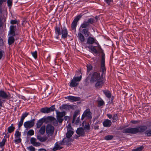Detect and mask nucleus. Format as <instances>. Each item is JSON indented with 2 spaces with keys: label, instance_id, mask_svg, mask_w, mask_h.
Masks as SVG:
<instances>
[{
  "label": "nucleus",
  "instance_id": "1",
  "mask_svg": "<svg viewBox=\"0 0 151 151\" xmlns=\"http://www.w3.org/2000/svg\"><path fill=\"white\" fill-rule=\"evenodd\" d=\"M94 42V43L97 45L98 50L96 49L95 46L91 45L89 47V48L91 50V52L94 55H95V54L97 55L99 53H101V71L102 72V74H103L105 72H106V70L105 65V54L104 50L102 49L100 45L96 38Z\"/></svg>",
  "mask_w": 151,
  "mask_h": 151
},
{
  "label": "nucleus",
  "instance_id": "2",
  "mask_svg": "<svg viewBox=\"0 0 151 151\" xmlns=\"http://www.w3.org/2000/svg\"><path fill=\"white\" fill-rule=\"evenodd\" d=\"M76 133L77 135L76 134L75 136L74 135L73 137L72 136L74 133H66V137L63 138L62 141H59L60 145L70 144L71 142L73 141L74 139H77L80 136H83L85 134V133Z\"/></svg>",
  "mask_w": 151,
  "mask_h": 151
},
{
  "label": "nucleus",
  "instance_id": "3",
  "mask_svg": "<svg viewBox=\"0 0 151 151\" xmlns=\"http://www.w3.org/2000/svg\"><path fill=\"white\" fill-rule=\"evenodd\" d=\"M55 38L57 39H58L59 36L61 35V38L62 39L66 38L68 35L67 29L65 26L63 27L62 28V25L59 24L58 25H56L55 27Z\"/></svg>",
  "mask_w": 151,
  "mask_h": 151
},
{
  "label": "nucleus",
  "instance_id": "4",
  "mask_svg": "<svg viewBox=\"0 0 151 151\" xmlns=\"http://www.w3.org/2000/svg\"><path fill=\"white\" fill-rule=\"evenodd\" d=\"M147 129L145 125H138L136 127H129L125 130L124 132H144Z\"/></svg>",
  "mask_w": 151,
  "mask_h": 151
},
{
  "label": "nucleus",
  "instance_id": "5",
  "mask_svg": "<svg viewBox=\"0 0 151 151\" xmlns=\"http://www.w3.org/2000/svg\"><path fill=\"white\" fill-rule=\"evenodd\" d=\"M8 99L9 96L7 93L4 90H0V111L3 107L5 100Z\"/></svg>",
  "mask_w": 151,
  "mask_h": 151
},
{
  "label": "nucleus",
  "instance_id": "6",
  "mask_svg": "<svg viewBox=\"0 0 151 151\" xmlns=\"http://www.w3.org/2000/svg\"><path fill=\"white\" fill-rule=\"evenodd\" d=\"M81 74L79 76H74L69 83V86L72 88L77 86L79 84V83L82 79Z\"/></svg>",
  "mask_w": 151,
  "mask_h": 151
},
{
  "label": "nucleus",
  "instance_id": "7",
  "mask_svg": "<svg viewBox=\"0 0 151 151\" xmlns=\"http://www.w3.org/2000/svg\"><path fill=\"white\" fill-rule=\"evenodd\" d=\"M45 133H39L37 135V138L40 141L42 142H45L48 138V135H52L53 133H46L47 134L45 135Z\"/></svg>",
  "mask_w": 151,
  "mask_h": 151
},
{
  "label": "nucleus",
  "instance_id": "8",
  "mask_svg": "<svg viewBox=\"0 0 151 151\" xmlns=\"http://www.w3.org/2000/svg\"><path fill=\"white\" fill-rule=\"evenodd\" d=\"M55 110V105H53L50 107H45L44 108H42L40 109V112L42 113L46 114L54 111Z\"/></svg>",
  "mask_w": 151,
  "mask_h": 151
},
{
  "label": "nucleus",
  "instance_id": "9",
  "mask_svg": "<svg viewBox=\"0 0 151 151\" xmlns=\"http://www.w3.org/2000/svg\"><path fill=\"white\" fill-rule=\"evenodd\" d=\"M83 15L82 14H80L77 15L74 19L71 24V29L73 30L76 29L78 21L81 18Z\"/></svg>",
  "mask_w": 151,
  "mask_h": 151
},
{
  "label": "nucleus",
  "instance_id": "10",
  "mask_svg": "<svg viewBox=\"0 0 151 151\" xmlns=\"http://www.w3.org/2000/svg\"><path fill=\"white\" fill-rule=\"evenodd\" d=\"M35 119L30 121H28L25 122L24 123V126L26 128V129L27 130L30 128L33 127L35 125Z\"/></svg>",
  "mask_w": 151,
  "mask_h": 151
},
{
  "label": "nucleus",
  "instance_id": "11",
  "mask_svg": "<svg viewBox=\"0 0 151 151\" xmlns=\"http://www.w3.org/2000/svg\"><path fill=\"white\" fill-rule=\"evenodd\" d=\"M102 78V77H101L100 73L99 72H94L91 75L90 81L91 82H95Z\"/></svg>",
  "mask_w": 151,
  "mask_h": 151
},
{
  "label": "nucleus",
  "instance_id": "12",
  "mask_svg": "<svg viewBox=\"0 0 151 151\" xmlns=\"http://www.w3.org/2000/svg\"><path fill=\"white\" fill-rule=\"evenodd\" d=\"M92 114L90 111V109H86L82 115L81 120H83L85 117H86L88 119H91L92 117Z\"/></svg>",
  "mask_w": 151,
  "mask_h": 151
},
{
  "label": "nucleus",
  "instance_id": "13",
  "mask_svg": "<svg viewBox=\"0 0 151 151\" xmlns=\"http://www.w3.org/2000/svg\"><path fill=\"white\" fill-rule=\"evenodd\" d=\"M17 30V26L16 25H12L10 26L9 34L15 36L17 34L15 33V31Z\"/></svg>",
  "mask_w": 151,
  "mask_h": 151
},
{
  "label": "nucleus",
  "instance_id": "14",
  "mask_svg": "<svg viewBox=\"0 0 151 151\" xmlns=\"http://www.w3.org/2000/svg\"><path fill=\"white\" fill-rule=\"evenodd\" d=\"M36 141V139L34 137H32L30 139V143L33 146L36 147L40 146L41 145V143L39 142H37Z\"/></svg>",
  "mask_w": 151,
  "mask_h": 151
},
{
  "label": "nucleus",
  "instance_id": "15",
  "mask_svg": "<svg viewBox=\"0 0 151 151\" xmlns=\"http://www.w3.org/2000/svg\"><path fill=\"white\" fill-rule=\"evenodd\" d=\"M96 82V83L95 84V87L97 88H101L104 84V81L102 78L97 80Z\"/></svg>",
  "mask_w": 151,
  "mask_h": 151
},
{
  "label": "nucleus",
  "instance_id": "16",
  "mask_svg": "<svg viewBox=\"0 0 151 151\" xmlns=\"http://www.w3.org/2000/svg\"><path fill=\"white\" fill-rule=\"evenodd\" d=\"M46 121V118L45 117H43L38 120L36 124V127L37 128H39L41 126L44 122Z\"/></svg>",
  "mask_w": 151,
  "mask_h": 151
},
{
  "label": "nucleus",
  "instance_id": "17",
  "mask_svg": "<svg viewBox=\"0 0 151 151\" xmlns=\"http://www.w3.org/2000/svg\"><path fill=\"white\" fill-rule=\"evenodd\" d=\"M90 35L88 37L87 39L86 44L88 45H92L94 43L95 38L91 37Z\"/></svg>",
  "mask_w": 151,
  "mask_h": 151
},
{
  "label": "nucleus",
  "instance_id": "18",
  "mask_svg": "<svg viewBox=\"0 0 151 151\" xmlns=\"http://www.w3.org/2000/svg\"><path fill=\"white\" fill-rule=\"evenodd\" d=\"M89 30V28L83 29L81 31V32L86 37L92 35Z\"/></svg>",
  "mask_w": 151,
  "mask_h": 151
},
{
  "label": "nucleus",
  "instance_id": "19",
  "mask_svg": "<svg viewBox=\"0 0 151 151\" xmlns=\"http://www.w3.org/2000/svg\"><path fill=\"white\" fill-rule=\"evenodd\" d=\"M103 124L104 127H109L112 124L111 120L108 119H106L103 122Z\"/></svg>",
  "mask_w": 151,
  "mask_h": 151
},
{
  "label": "nucleus",
  "instance_id": "20",
  "mask_svg": "<svg viewBox=\"0 0 151 151\" xmlns=\"http://www.w3.org/2000/svg\"><path fill=\"white\" fill-rule=\"evenodd\" d=\"M69 101H72V102L80 100L81 98L79 97H76L70 96L67 97Z\"/></svg>",
  "mask_w": 151,
  "mask_h": 151
},
{
  "label": "nucleus",
  "instance_id": "21",
  "mask_svg": "<svg viewBox=\"0 0 151 151\" xmlns=\"http://www.w3.org/2000/svg\"><path fill=\"white\" fill-rule=\"evenodd\" d=\"M54 128L52 125L48 124L47 125L46 132H54Z\"/></svg>",
  "mask_w": 151,
  "mask_h": 151
},
{
  "label": "nucleus",
  "instance_id": "22",
  "mask_svg": "<svg viewBox=\"0 0 151 151\" xmlns=\"http://www.w3.org/2000/svg\"><path fill=\"white\" fill-rule=\"evenodd\" d=\"M60 145L59 144V142H56L55 144V146L52 148V150L53 151H55L58 150H60L63 148V147L60 146Z\"/></svg>",
  "mask_w": 151,
  "mask_h": 151
},
{
  "label": "nucleus",
  "instance_id": "23",
  "mask_svg": "<svg viewBox=\"0 0 151 151\" xmlns=\"http://www.w3.org/2000/svg\"><path fill=\"white\" fill-rule=\"evenodd\" d=\"M15 36L11 35L8 37V42L9 45H11L14 43L15 41V39L14 37Z\"/></svg>",
  "mask_w": 151,
  "mask_h": 151
},
{
  "label": "nucleus",
  "instance_id": "24",
  "mask_svg": "<svg viewBox=\"0 0 151 151\" xmlns=\"http://www.w3.org/2000/svg\"><path fill=\"white\" fill-rule=\"evenodd\" d=\"M78 35L79 40L81 42H83L85 41V37L82 33H78Z\"/></svg>",
  "mask_w": 151,
  "mask_h": 151
},
{
  "label": "nucleus",
  "instance_id": "25",
  "mask_svg": "<svg viewBox=\"0 0 151 151\" xmlns=\"http://www.w3.org/2000/svg\"><path fill=\"white\" fill-rule=\"evenodd\" d=\"M57 117L63 118L65 115V112L63 111L62 112H60L57 110H55Z\"/></svg>",
  "mask_w": 151,
  "mask_h": 151
},
{
  "label": "nucleus",
  "instance_id": "26",
  "mask_svg": "<svg viewBox=\"0 0 151 151\" xmlns=\"http://www.w3.org/2000/svg\"><path fill=\"white\" fill-rule=\"evenodd\" d=\"M90 26V25L88 24L86 21H84L80 26V27L83 29L88 28V27Z\"/></svg>",
  "mask_w": 151,
  "mask_h": 151
},
{
  "label": "nucleus",
  "instance_id": "27",
  "mask_svg": "<svg viewBox=\"0 0 151 151\" xmlns=\"http://www.w3.org/2000/svg\"><path fill=\"white\" fill-rule=\"evenodd\" d=\"M103 92L108 99H110L111 93L110 91L108 90H104L103 91Z\"/></svg>",
  "mask_w": 151,
  "mask_h": 151
},
{
  "label": "nucleus",
  "instance_id": "28",
  "mask_svg": "<svg viewBox=\"0 0 151 151\" xmlns=\"http://www.w3.org/2000/svg\"><path fill=\"white\" fill-rule=\"evenodd\" d=\"M14 124H12L11 126L8 127V132H12L15 129L14 127L13 126Z\"/></svg>",
  "mask_w": 151,
  "mask_h": 151
},
{
  "label": "nucleus",
  "instance_id": "29",
  "mask_svg": "<svg viewBox=\"0 0 151 151\" xmlns=\"http://www.w3.org/2000/svg\"><path fill=\"white\" fill-rule=\"evenodd\" d=\"M29 114V112H25L24 113H23L22 114L20 119L24 120L25 118L26 117H27V116Z\"/></svg>",
  "mask_w": 151,
  "mask_h": 151
},
{
  "label": "nucleus",
  "instance_id": "30",
  "mask_svg": "<svg viewBox=\"0 0 151 151\" xmlns=\"http://www.w3.org/2000/svg\"><path fill=\"white\" fill-rule=\"evenodd\" d=\"M86 67L87 68V73L88 74L89 72L92 70L93 68V66L91 64H87Z\"/></svg>",
  "mask_w": 151,
  "mask_h": 151
},
{
  "label": "nucleus",
  "instance_id": "31",
  "mask_svg": "<svg viewBox=\"0 0 151 151\" xmlns=\"http://www.w3.org/2000/svg\"><path fill=\"white\" fill-rule=\"evenodd\" d=\"M19 20H17L16 19H12L10 21V24L12 25L15 24H17L18 25L19 23Z\"/></svg>",
  "mask_w": 151,
  "mask_h": 151
},
{
  "label": "nucleus",
  "instance_id": "32",
  "mask_svg": "<svg viewBox=\"0 0 151 151\" xmlns=\"http://www.w3.org/2000/svg\"><path fill=\"white\" fill-rule=\"evenodd\" d=\"M73 129L71 127V125L70 124H69L67 127V132H74L73 130Z\"/></svg>",
  "mask_w": 151,
  "mask_h": 151
},
{
  "label": "nucleus",
  "instance_id": "33",
  "mask_svg": "<svg viewBox=\"0 0 151 151\" xmlns=\"http://www.w3.org/2000/svg\"><path fill=\"white\" fill-rule=\"evenodd\" d=\"M86 21L90 25V24H92L94 23L95 22V20L93 18H90L88 19Z\"/></svg>",
  "mask_w": 151,
  "mask_h": 151
},
{
  "label": "nucleus",
  "instance_id": "34",
  "mask_svg": "<svg viewBox=\"0 0 151 151\" xmlns=\"http://www.w3.org/2000/svg\"><path fill=\"white\" fill-rule=\"evenodd\" d=\"M114 136L112 135H108L105 137L104 139L107 140H109L112 139Z\"/></svg>",
  "mask_w": 151,
  "mask_h": 151
},
{
  "label": "nucleus",
  "instance_id": "35",
  "mask_svg": "<svg viewBox=\"0 0 151 151\" xmlns=\"http://www.w3.org/2000/svg\"><path fill=\"white\" fill-rule=\"evenodd\" d=\"M27 149L29 151H35L36 149L32 146H30L27 147Z\"/></svg>",
  "mask_w": 151,
  "mask_h": 151
},
{
  "label": "nucleus",
  "instance_id": "36",
  "mask_svg": "<svg viewBox=\"0 0 151 151\" xmlns=\"http://www.w3.org/2000/svg\"><path fill=\"white\" fill-rule=\"evenodd\" d=\"M144 148V147L143 146H141L136 149L132 150V151H141Z\"/></svg>",
  "mask_w": 151,
  "mask_h": 151
},
{
  "label": "nucleus",
  "instance_id": "37",
  "mask_svg": "<svg viewBox=\"0 0 151 151\" xmlns=\"http://www.w3.org/2000/svg\"><path fill=\"white\" fill-rule=\"evenodd\" d=\"M40 127V128L38 132H45V131L46 128L45 125H43Z\"/></svg>",
  "mask_w": 151,
  "mask_h": 151
},
{
  "label": "nucleus",
  "instance_id": "38",
  "mask_svg": "<svg viewBox=\"0 0 151 151\" xmlns=\"http://www.w3.org/2000/svg\"><path fill=\"white\" fill-rule=\"evenodd\" d=\"M31 53L33 57L35 59H36L37 57V51H35V52H31Z\"/></svg>",
  "mask_w": 151,
  "mask_h": 151
},
{
  "label": "nucleus",
  "instance_id": "39",
  "mask_svg": "<svg viewBox=\"0 0 151 151\" xmlns=\"http://www.w3.org/2000/svg\"><path fill=\"white\" fill-rule=\"evenodd\" d=\"M98 103L99 106H101L104 105V102L102 99L99 100Z\"/></svg>",
  "mask_w": 151,
  "mask_h": 151
},
{
  "label": "nucleus",
  "instance_id": "40",
  "mask_svg": "<svg viewBox=\"0 0 151 151\" xmlns=\"http://www.w3.org/2000/svg\"><path fill=\"white\" fill-rule=\"evenodd\" d=\"M112 119L113 121H117L118 119V117L117 114H114L112 116Z\"/></svg>",
  "mask_w": 151,
  "mask_h": 151
},
{
  "label": "nucleus",
  "instance_id": "41",
  "mask_svg": "<svg viewBox=\"0 0 151 151\" xmlns=\"http://www.w3.org/2000/svg\"><path fill=\"white\" fill-rule=\"evenodd\" d=\"M84 130L87 131L90 129V125L89 124H85L83 128Z\"/></svg>",
  "mask_w": 151,
  "mask_h": 151
},
{
  "label": "nucleus",
  "instance_id": "42",
  "mask_svg": "<svg viewBox=\"0 0 151 151\" xmlns=\"http://www.w3.org/2000/svg\"><path fill=\"white\" fill-rule=\"evenodd\" d=\"M15 138H20L21 137V133H15L14 134Z\"/></svg>",
  "mask_w": 151,
  "mask_h": 151
},
{
  "label": "nucleus",
  "instance_id": "43",
  "mask_svg": "<svg viewBox=\"0 0 151 151\" xmlns=\"http://www.w3.org/2000/svg\"><path fill=\"white\" fill-rule=\"evenodd\" d=\"M6 141L4 139H2L1 142H0V147H3L5 145Z\"/></svg>",
  "mask_w": 151,
  "mask_h": 151
},
{
  "label": "nucleus",
  "instance_id": "44",
  "mask_svg": "<svg viewBox=\"0 0 151 151\" xmlns=\"http://www.w3.org/2000/svg\"><path fill=\"white\" fill-rule=\"evenodd\" d=\"M84 130L83 127H79L77 128L76 132H84Z\"/></svg>",
  "mask_w": 151,
  "mask_h": 151
},
{
  "label": "nucleus",
  "instance_id": "45",
  "mask_svg": "<svg viewBox=\"0 0 151 151\" xmlns=\"http://www.w3.org/2000/svg\"><path fill=\"white\" fill-rule=\"evenodd\" d=\"M16 139H15L14 141L15 143L16 144H18V143H19L21 142L22 139L21 138H15Z\"/></svg>",
  "mask_w": 151,
  "mask_h": 151
},
{
  "label": "nucleus",
  "instance_id": "46",
  "mask_svg": "<svg viewBox=\"0 0 151 151\" xmlns=\"http://www.w3.org/2000/svg\"><path fill=\"white\" fill-rule=\"evenodd\" d=\"M24 120L20 119V121L19 122L18 124V127L19 128H20L23 125Z\"/></svg>",
  "mask_w": 151,
  "mask_h": 151
},
{
  "label": "nucleus",
  "instance_id": "47",
  "mask_svg": "<svg viewBox=\"0 0 151 151\" xmlns=\"http://www.w3.org/2000/svg\"><path fill=\"white\" fill-rule=\"evenodd\" d=\"M4 52L3 50H0V60L3 57V55Z\"/></svg>",
  "mask_w": 151,
  "mask_h": 151
},
{
  "label": "nucleus",
  "instance_id": "48",
  "mask_svg": "<svg viewBox=\"0 0 151 151\" xmlns=\"http://www.w3.org/2000/svg\"><path fill=\"white\" fill-rule=\"evenodd\" d=\"M79 114V112L77 110L75 111L73 114V117L76 118V117Z\"/></svg>",
  "mask_w": 151,
  "mask_h": 151
},
{
  "label": "nucleus",
  "instance_id": "49",
  "mask_svg": "<svg viewBox=\"0 0 151 151\" xmlns=\"http://www.w3.org/2000/svg\"><path fill=\"white\" fill-rule=\"evenodd\" d=\"M12 0H7V5L9 7L11 6L12 5Z\"/></svg>",
  "mask_w": 151,
  "mask_h": 151
},
{
  "label": "nucleus",
  "instance_id": "50",
  "mask_svg": "<svg viewBox=\"0 0 151 151\" xmlns=\"http://www.w3.org/2000/svg\"><path fill=\"white\" fill-rule=\"evenodd\" d=\"M45 118H46V120H47L50 121H53L55 119L54 117L51 116H48Z\"/></svg>",
  "mask_w": 151,
  "mask_h": 151
},
{
  "label": "nucleus",
  "instance_id": "51",
  "mask_svg": "<svg viewBox=\"0 0 151 151\" xmlns=\"http://www.w3.org/2000/svg\"><path fill=\"white\" fill-rule=\"evenodd\" d=\"M57 119L58 121V122L60 123H62L63 121V118L62 117H57Z\"/></svg>",
  "mask_w": 151,
  "mask_h": 151
},
{
  "label": "nucleus",
  "instance_id": "52",
  "mask_svg": "<svg viewBox=\"0 0 151 151\" xmlns=\"http://www.w3.org/2000/svg\"><path fill=\"white\" fill-rule=\"evenodd\" d=\"M140 121L138 120H131L130 121V122L132 124H137L140 122Z\"/></svg>",
  "mask_w": 151,
  "mask_h": 151
},
{
  "label": "nucleus",
  "instance_id": "53",
  "mask_svg": "<svg viewBox=\"0 0 151 151\" xmlns=\"http://www.w3.org/2000/svg\"><path fill=\"white\" fill-rule=\"evenodd\" d=\"M105 1L106 3L108 4V5H110L111 2H113L112 0H104Z\"/></svg>",
  "mask_w": 151,
  "mask_h": 151
},
{
  "label": "nucleus",
  "instance_id": "54",
  "mask_svg": "<svg viewBox=\"0 0 151 151\" xmlns=\"http://www.w3.org/2000/svg\"><path fill=\"white\" fill-rule=\"evenodd\" d=\"M80 121V119L79 117L77 118L76 120V121L75 122V124H78L79 123Z\"/></svg>",
  "mask_w": 151,
  "mask_h": 151
},
{
  "label": "nucleus",
  "instance_id": "55",
  "mask_svg": "<svg viewBox=\"0 0 151 151\" xmlns=\"http://www.w3.org/2000/svg\"><path fill=\"white\" fill-rule=\"evenodd\" d=\"M144 134L145 136H151V133H142Z\"/></svg>",
  "mask_w": 151,
  "mask_h": 151
},
{
  "label": "nucleus",
  "instance_id": "56",
  "mask_svg": "<svg viewBox=\"0 0 151 151\" xmlns=\"http://www.w3.org/2000/svg\"><path fill=\"white\" fill-rule=\"evenodd\" d=\"M3 133V134H5V136H4V138L3 139H4L5 140V141H6V138H7V134L6 133Z\"/></svg>",
  "mask_w": 151,
  "mask_h": 151
},
{
  "label": "nucleus",
  "instance_id": "57",
  "mask_svg": "<svg viewBox=\"0 0 151 151\" xmlns=\"http://www.w3.org/2000/svg\"><path fill=\"white\" fill-rule=\"evenodd\" d=\"M129 125H124L123 126L121 127H119V129H124V128L127 127H128L129 126Z\"/></svg>",
  "mask_w": 151,
  "mask_h": 151
},
{
  "label": "nucleus",
  "instance_id": "58",
  "mask_svg": "<svg viewBox=\"0 0 151 151\" xmlns=\"http://www.w3.org/2000/svg\"><path fill=\"white\" fill-rule=\"evenodd\" d=\"M106 116H107L110 119H111L112 118V115L110 114H107Z\"/></svg>",
  "mask_w": 151,
  "mask_h": 151
},
{
  "label": "nucleus",
  "instance_id": "59",
  "mask_svg": "<svg viewBox=\"0 0 151 151\" xmlns=\"http://www.w3.org/2000/svg\"><path fill=\"white\" fill-rule=\"evenodd\" d=\"M69 118H69V116H65L64 117L63 119V120H65V121H66L68 119H69Z\"/></svg>",
  "mask_w": 151,
  "mask_h": 151
},
{
  "label": "nucleus",
  "instance_id": "60",
  "mask_svg": "<svg viewBox=\"0 0 151 151\" xmlns=\"http://www.w3.org/2000/svg\"><path fill=\"white\" fill-rule=\"evenodd\" d=\"M68 106V105H66V104L64 105L63 106V109H66L67 108Z\"/></svg>",
  "mask_w": 151,
  "mask_h": 151
},
{
  "label": "nucleus",
  "instance_id": "61",
  "mask_svg": "<svg viewBox=\"0 0 151 151\" xmlns=\"http://www.w3.org/2000/svg\"><path fill=\"white\" fill-rule=\"evenodd\" d=\"M38 151H46V150L44 148H40L38 150Z\"/></svg>",
  "mask_w": 151,
  "mask_h": 151
},
{
  "label": "nucleus",
  "instance_id": "62",
  "mask_svg": "<svg viewBox=\"0 0 151 151\" xmlns=\"http://www.w3.org/2000/svg\"><path fill=\"white\" fill-rule=\"evenodd\" d=\"M50 59V55H49L47 57V61H49Z\"/></svg>",
  "mask_w": 151,
  "mask_h": 151
},
{
  "label": "nucleus",
  "instance_id": "63",
  "mask_svg": "<svg viewBox=\"0 0 151 151\" xmlns=\"http://www.w3.org/2000/svg\"><path fill=\"white\" fill-rule=\"evenodd\" d=\"M4 2L3 1L1 0H0V9L1 8V6Z\"/></svg>",
  "mask_w": 151,
  "mask_h": 151
},
{
  "label": "nucleus",
  "instance_id": "64",
  "mask_svg": "<svg viewBox=\"0 0 151 151\" xmlns=\"http://www.w3.org/2000/svg\"><path fill=\"white\" fill-rule=\"evenodd\" d=\"M76 119V118L73 117V119L72 122L73 123H74L75 122Z\"/></svg>",
  "mask_w": 151,
  "mask_h": 151
}]
</instances>
